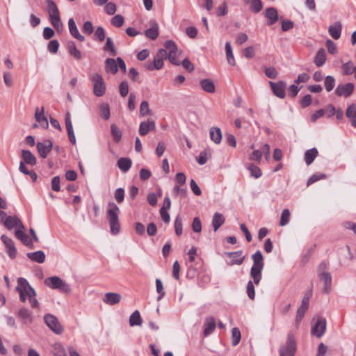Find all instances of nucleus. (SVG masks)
I'll list each match as a JSON object with an SVG mask.
<instances>
[{
  "mask_svg": "<svg viewBox=\"0 0 356 356\" xmlns=\"http://www.w3.org/2000/svg\"><path fill=\"white\" fill-rule=\"evenodd\" d=\"M316 273L319 282L323 284L322 293L329 294L332 291V275L329 272V264L322 261L318 266Z\"/></svg>",
  "mask_w": 356,
  "mask_h": 356,
  "instance_id": "nucleus-1",
  "label": "nucleus"
},
{
  "mask_svg": "<svg viewBox=\"0 0 356 356\" xmlns=\"http://www.w3.org/2000/svg\"><path fill=\"white\" fill-rule=\"evenodd\" d=\"M120 210L115 203L111 202L108 204L106 218L109 222L111 232L117 234L120 232V225L119 222V214Z\"/></svg>",
  "mask_w": 356,
  "mask_h": 356,
  "instance_id": "nucleus-2",
  "label": "nucleus"
},
{
  "mask_svg": "<svg viewBox=\"0 0 356 356\" xmlns=\"http://www.w3.org/2000/svg\"><path fill=\"white\" fill-rule=\"evenodd\" d=\"M253 265L250 269V277L255 284H259L262 277V270L264 266V257L261 251H257L252 255Z\"/></svg>",
  "mask_w": 356,
  "mask_h": 356,
  "instance_id": "nucleus-3",
  "label": "nucleus"
},
{
  "mask_svg": "<svg viewBox=\"0 0 356 356\" xmlns=\"http://www.w3.org/2000/svg\"><path fill=\"white\" fill-rule=\"evenodd\" d=\"M16 290L19 292V299L23 302L26 300V296H36L35 291L30 286L27 280L23 277L18 278Z\"/></svg>",
  "mask_w": 356,
  "mask_h": 356,
  "instance_id": "nucleus-4",
  "label": "nucleus"
},
{
  "mask_svg": "<svg viewBox=\"0 0 356 356\" xmlns=\"http://www.w3.org/2000/svg\"><path fill=\"white\" fill-rule=\"evenodd\" d=\"M44 284L51 289H58L65 293H70L72 291L70 286L58 276L45 279Z\"/></svg>",
  "mask_w": 356,
  "mask_h": 356,
  "instance_id": "nucleus-5",
  "label": "nucleus"
},
{
  "mask_svg": "<svg viewBox=\"0 0 356 356\" xmlns=\"http://www.w3.org/2000/svg\"><path fill=\"white\" fill-rule=\"evenodd\" d=\"M327 321L325 317L316 315L313 317V336L321 339L326 332Z\"/></svg>",
  "mask_w": 356,
  "mask_h": 356,
  "instance_id": "nucleus-6",
  "label": "nucleus"
},
{
  "mask_svg": "<svg viewBox=\"0 0 356 356\" xmlns=\"http://www.w3.org/2000/svg\"><path fill=\"white\" fill-rule=\"evenodd\" d=\"M90 80L93 83V92L97 97H102L105 94L106 84L103 77L95 73L90 76Z\"/></svg>",
  "mask_w": 356,
  "mask_h": 356,
  "instance_id": "nucleus-7",
  "label": "nucleus"
},
{
  "mask_svg": "<svg viewBox=\"0 0 356 356\" xmlns=\"http://www.w3.org/2000/svg\"><path fill=\"white\" fill-rule=\"evenodd\" d=\"M168 53L165 49H161L154 56L153 62L147 63L146 67L149 70H160L163 65V60L167 58Z\"/></svg>",
  "mask_w": 356,
  "mask_h": 356,
  "instance_id": "nucleus-8",
  "label": "nucleus"
},
{
  "mask_svg": "<svg viewBox=\"0 0 356 356\" xmlns=\"http://www.w3.org/2000/svg\"><path fill=\"white\" fill-rule=\"evenodd\" d=\"M296 351V343L292 334H289L285 345L280 348V356H294Z\"/></svg>",
  "mask_w": 356,
  "mask_h": 356,
  "instance_id": "nucleus-9",
  "label": "nucleus"
},
{
  "mask_svg": "<svg viewBox=\"0 0 356 356\" xmlns=\"http://www.w3.org/2000/svg\"><path fill=\"white\" fill-rule=\"evenodd\" d=\"M44 321L47 327L54 333L60 334L63 332V328L55 316L47 314L44 315Z\"/></svg>",
  "mask_w": 356,
  "mask_h": 356,
  "instance_id": "nucleus-10",
  "label": "nucleus"
},
{
  "mask_svg": "<svg viewBox=\"0 0 356 356\" xmlns=\"http://www.w3.org/2000/svg\"><path fill=\"white\" fill-rule=\"evenodd\" d=\"M355 86L352 83H348L346 84H339L335 89V94L337 96H344L346 97H349L353 92Z\"/></svg>",
  "mask_w": 356,
  "mask_h": 356,
  "instance_id": "nucleus-11",
  "label": "nucleus"
},
{
  "mask_svg": "<svg viewBox=\"0 0 356 356\" xmlns=\"http://www.w3.org/2000/svg\"><path fill=\"white\" fill-rule=\"evenodd\" d=\"M310 302V295L306 294L302 300L300 307L298 309L296 315V322L299 323L304 316L305 312L308 309Z\"/></svg>",
  "mask_w": 356,
  "mask_h": 356,
  "instance_id": "nucleus-12",
  "label": "nucleus"
},
{
  "mask_svg": "<svg viewBox=\"0 0 356 356\" xmlns=\"http://www.w3.org/2000/svg\"><path fill=\"white\" fill-rule=\"evenodd\" d=\"M269 84L275 96L280 98H284L285 97L286 83L284 81H280L278 83L270 81Z\"/></svg>",
  "mask_w": 356,
  "mask_h": 356,
  "instance_id": "nucleus-13",
  "label": "nucleus"
},
{
  "mask_svg": "<svg viewBox=\"0 0 356 356\" xmlns=\"http://www.w3.org/2000/svg\"><path fill=\"white\" fill-rule=\"evenodd\" d=\"M156 124L153 120L148 119L147 121H143L140 124L139 133L141 136L147 135L150 131H154Z\"/></svg>",
  "mask_w": 356,
  "mask_h": 356,
  "instance_id": "nucleus-14",
  "label": "nucleus"
},
{
  "mask_svg": "<svg viewBox=\"0 0 356 356\" xmlns=\"http://www.w3.org/2000/svg\"><path fill=\"white\" fill-rule=\"evenodd\" d=\"M37 149L41 157L46 158L52 149V143L49 140L43 143L38 142Z\"/></svg>",
  "mask_w": 356,
  "mask_h": 356,
  "instance_id": "nucleus-15",
  "label": "nucleus"
},
{
  "mask_svg": "<svg viewBox=\"0 0 356 356\" xmlns=\"http://www.w3.org/2000/svg\"><path fill=\"white\" fill-rule=\"evenodd\" d=\"M1 239L8 248V254L9 257L12 259L15 258L17 254V250L15 247L13 241L6 235H2Z\"/></svg>",
  "mask_w": 356,
  "mask_h": 356,
  "instance_id": "nucleus-16",
  "label": "nucleus"
},
{
  "mask_svg": "<svg viewBox=\"0 0 356 356\" xmlns=\"http://www.w3.org/2000/svg\"><path fill=\"white\" fill-rule=\"evenodd\" d=\"M122 300V296L118 293L108 292L104 294L103 301L109 305L119 303Z\"/></svg>",
  "mask_w": 356,
  "mask_h": 356,
  "instance_id": "nucleus-17",
  "label": "nucleus"
},
{
  "mask_svg": "<svg viewBox=\"0 0 356 356\" xmlns=\"http://www.w3.org/2000/svg\"><path fill=\"white\" fill-rule=\"evenodd\" d=\"M242 251H237L233 252H227V256L231 259L229 265H241L243 264L245 257L242 255Z\"/></svg>",
  "mask_w": 356,
  "mask_h": 356,
  "instance_id": "nucleus-18",
  "label": "nucleus"
},
{
  "mask_svg": "<svg viewBox=\"0 0 356 356\" xmlns=\"http://www.w3.org/2000/svg\"><path fill=\"white\" fill-rule=\"evenodd\" d=\"M44 107H41L40 108L37 107L35 108V118L43 129H47L49 127V123L47 118L44 116Z\"/></svg>",
  "mask_w": 356,
  "mask_h": 356,
  "instance_id": "nucleus-19",
  "label": "nucleus"
},
{
  "mask_svg": "<svg viewBox=\"0 0 356 356\" xmlns=\"http://www.w3.org/2000/svg\"><path fill=\"white\" fill-rule=\"evenodd\" d=\"M47 6V11L49 15L50 21L60 18V13L58 7L55 2L52 0H47L46 1Z\"/></svg>",
  "mask_w": 356,
  "mask_h": 356,
  "instance_id": "nucleus-20",
  "label": "nucleus"
},
{
  "mask_svg": "<svg viewBox=\"0 0 356 356\" xmlns=\"http://www.w3.org/2000/svg\"><path fill=\"white\" fill-rule=\"evenodd\" d=\"M342 31V24L340 22H335L333 24L330 25L328 28V33L330 36L334 39L338 40L340 38Z\"/></svg>",
  "mask_w": 356,
  "mask_h": 356,
  "instance_id": "nucleus-21",
  "label": "nucleus"
},
{
  "mask_svg": "<svg viewBox=\"0 0 356 356\" xmlns=\"http://www.w3.org/2000/svg\"><path fill=\"white\" fill-rule=\"evenodd\" d=\"M3 220L4 225L9 229L15 227H19L22 229H24L21 220L16 216H6Z\"/></svg>",
  "mask_w": 356,
  "mask_h": 356,
  "instance_id": "nucleus-22",
  "label": "nucleus"
},
{
  "mask_svg": "<svg viewBox=\"0 0 356 356\" xmlns=\"http://www.w3.org/2000/svg\"><path fill=\"white\" fill-rule=\"evenodd\" d=\"M68 26L70 33L74 38L79 40L81 42H83L85 40L84 36L79 33L76 23L72 18L69 19Z\"/></svg>",
  "mask_w": 356,
  "mask_h": 356,
  "instance_id": "nucleus-23",
  "label": "nucleus"
},
{
  "mask_svg": "<svg viewBox=\"0 0 356 356\" xmlns=\"http://www.w3.org/2000/svg\"><path fill=\"white\" fill-rule=\"evenodd\" d=\"M216 328V321L213 317L209 316L206 318L204 322V336L208 337L211 334Z\"/></svg>",
  "mask_w": 356,
  "mask_h": 356,
  "instance_id": "nucleus-24",
  "label": "nucleus"
},
{
  "mask_svg": "<svg viewBox=\"0 0 356 356\" xmlns=\"http://www.w3.org/2000/svg\"><path fill=\"white\" fill-rule=\"evenodd\" d=\"M159 24L155 21H152L151 22L150 28L145 31V35L152 40H156L159 34Z\"/></svg>",
  "mask_w": 356,
  "mask_h": 356,
  "instance_id": "nucleus-25",
  "label": "nucleus"
},
{
  "mask_svg": "<svg viewBox=\"0 0 356 356\" xmlns=\"http://www.w3.org/2000/svg\"><path fill=\"white\" fill-rule=\"evenodd\" d=\"M27 257L31 260L39 263L42 264L44 262L46 256L43 251L38 250L34 252L27 253Z\"/></svg>",
  "mask_w": 356,
  "mask_h": 356,
  "instance_id": "nucleus-26",
  "label": "nucleus"
},
{
  "mask_svg": "<svg viewBox=\"0 0 356 356\" xmlns=\"http://www.w3.org/2000/svg\"><path fill=\"white\" fill-rule=\"evenodd\" d=\"M266 17L268 18V25H272L278 20L277 11L275 8L270 7L266 10Z\"/></svg>",
  "mask_w": 356,
  "mask_h": 356,
  "instance_id": "nucleus-27",
  "label": "nucleus"
},
{
  "mask_svg": "<svg viewBox=\"0 0 356 356\" xmlns=\"http://www.w3.org/2000/svg\"><path fill=\"white\" fill-rule=\"evenodd\" d=\"M210 138L216 144L220 143L222 138V132L218 127H211L209 130Z\"/></svg>",
  "mask_w": 356,
  "mask_h": 356,
  "instance_id": "nucleus-28",
  "label": "nucleus"
},
{
  "mask_svg": "<svg viewBox=\"0 0 356 356\" xmlns=\"http://www.w3.org/2000/svg\"><path fill=\"white\" fill-rule=\"evenodd\" d=\"M327 60L325 50L323 48L320 49L314 58V63L318 67L323 66Z\"/></svg>",
  "mask_w": 356,
  "mask_h": 356,
  "instance_id": "nucleus-29",
  "label": "nucleus"
},
{
  "mask_svg": "<svg viewBox=\"0 0 356 356\" xmlns=\"http://www.w3.org/2000/svg\"><path fill=\"white\" fill-rule=\"evenodd\" d=\"M67 50L69 54L79 60L82 58L81 52L76 48L74 42L70 41L67 43Z\"/></svg>",
  "mask_w": 356,
  "mask_h": 356,
  "instance_id": "nucleus-30",
  "label": "nucleus"
},
{
  "mask_svg": "<svg viewBox=\"0 0 356 356\" xmlns=\"http://www.w3.org/2000/svg\"><path fill=\"white\" fill-rule=\"evenodd\" d=\"M225 222V218L222 214L215 213L212 219L213 229L216 232Z\"/></svg>",
  "mask_w": 356,
  "mask_h": 356,
  "instance_id": "nucleus-31",
  "label": "nucleus"
},
{
  "mask_svg": "<svg viewBox=\"0 0 356 356\" xmlns=\"http://www.w3.org/2000/svg\"><path fill=\"white\" fill-rule=\"evenodd\" d=\"M22 156L26 163L31 165L36 164V158L30 151L22 150Z\"/></svg>",
  "mask_w": 356,
  "mask_h": 356,
  "instance_id": "nucleus-32",
  "label": "nucleus"
},
{
  "mask_svg": "<svg viewBox=\"0 0 356 356\" xmlns=\"http://www.w3.org/2000/svg\"><path fill=\"white\" fill-rule=\"evenodd\" d=\"M118 71L117 59L107 58L106 60V72L115 74Z\"/></svg>",
  "mask_w": 356,
  "mask_h": 356,
  "instance_id": "nucleus-33",
  "label": "nucleus"
},
{
  "mask_svg": "<svg viewBox=\"0 0 356 356\" xmlns=\"http://www.w3.org/2000/svg\"><path fill=\"white\" fill-rule=\"evenodd\" d=\"M131 160L129 158H120L117 163L118 167L123 172H127L131 166Z\"/></svg>",
  "mask_w": 356,
  "mask_h": 356,
  "instance_id": "nucleus-34",
  "label": "nucleus"
},
{
  "mask_svg": "<svg viewBox=\"0 0 356 356\" xmlns=\"http://www.w3.org/2000/svg\"><path fill=\"white\" fill-rule=\"evenodd\" d=\"M200 84L202 88L207 92L213 93L215 92V86L212 81L209 79H203L200 81Z\"/></svg>",
  "mask_w": 356,
  "mask_h": 356,
  "instance_id": "nucleus-35",
  "label": "nucleus"
},
{
  "mask_svg": "<svg viewBox=\"0 0 356 356\" xmlns=\"http://www.w3.org/2000/svg\"><path fill=\"white\" fill-rule=\"evenodd\" d=\"M143 322L140 312L138 310L134 311L129 317L130 326L141 325Z\"/></svg>",
  "mask_w": 356,
  "mask_h": 356,
  "instance_id": "nucleus-36",
  "label": "nucleus"
},
{
  "mask_svg": "<svg viewBox=\"0 0 356 356\" xmlns=\"http://www.w3.org/2000/svg\"><path fill=\"white\" fill-rule=\"evenodd\" d=\"M225 51H226V56L227 59L229 63L232 66H234L236 65L235 59L233 55L232 49L231 46L230 42H227L225 44Z\"/></svg>",
  "mask_w": 356,
  "mask_h": 356,
  "instance_id": "nucleus-37",
  "label": "nucleus"
},
{
  "mask_svg": "<svg viewBox=\"0 0 356 356\" xmlns=\"http://www.w3.org/2000/svg\"><path fill=\"white\" fill-rule=\"evenodd\" d=\"M245 3L250 5V8L255 13L262 10L263 5L260 0H244Z\"/></svg>",
  "mask_w": 356,
  "mask_h": 356,
  "instance_id": "nucleus-38",
  "label": "nucleus"
},
{
  "mask_svg": "<svg viewBox=\"0 0 356 356\" xmlns=\"http://www.w3.org/2000/svg\"><path fill=\"white\" fill-rule=\"evenodd\" d=\"M103 49L105 51H110L111 56H113L117 55V50L115 47L114 42L111 38H106V42Z\"/></svg>",
  "mask_w": 356,
  "mask_h": 356,
  "instance_id": "nucleus-39",
  "label": "nucleus"
},
{
  "mask_svg": "<svg viewBox=\"0 0 356 356\" xmlns=\"http://www.w3.org/2000/svg\"><path fill=\"white\" fill-rule=\"evenodd\" d=\"M152 114V111L149 109V103L144 100L140 105V116L144 117L145 115H151Z\"/></svg>",
  "mask_w": 356,
  "mask_h": 356,
  "instance_id": "nucleus-40",
  "label": "nucleus"
},
{
  "mask_svg": "<svg viewBox=\"0 0 356 356\" xmlns=\"http://www.w3.org/2000/svg\"><path fill=\"white\" fill-rule=\"evenodd\" d=\"M52 351L54 356H67L64 347L60 343H55L53 345Z\"/></svg>",
  "mask_w": 356,
  "mask_h": 356,
  "instance_id": "nucleus-41",
  "label": "nucleus"
},
{
  "mask_svg": "<svg viewBox=\"0 0 356 356\" xmlns=\"http://www.w3.org/2000/svg\"><path fill=\"white\" fill-rule=\"evenodd\" d=\"M290 218V211L288 209H284L281 213L280 225L282 227L286 225L289 222Z\"/></svg>",
  "mask_w": 356,
  "mask_h": 356,
  "instance_id": "nucleus-42",
  "label": "nucleus"
},
{
  "mask_svg": "<svg viewBox=\"0 0 356 356\" xmlns=\"http://www.w3.org/2000/svg\"><path fill=\"white\" fill-rule=\"evenodd\" d=\"M100 115L105 120H108L110 118V107L108 104L102 103L99 105Z\"/></svg>",
  "mask_w": 356,
  "mask_h": 356,
  "instance_id": "nucleus-43",
  "label": "nucleus"
},
{
  "mask_svg": "<svg viewBox=\"0 0 356 356\" xmlns=\"http://www.w3.org/2000/svg\"><path fill=\"white\" fill-rule=\"evenodd\" d=\"M241 335L238 328L234 327L232 330V343L234 346L238 345L241 341Z\"/></svg>",
  "mask_w": 356,
  "mask_h": 356,
  "instance_id": "nucleus-44",
  "label": "nucleus"
},
{
  "mask_svg": "<svg viewBox=\"0 0 356 356\" xmlns=\"http://www.w3.org/2000/svg\"><path fill=\"white\" fill-rule=\"evenodd\" d=\"M16 237L19 239L26 245L31 244L29 236L22 230H17L15 232Z\"/></svg>",
  "mask_w": 356,
  "mask_h": 356,
  "instance_id": "nucleus-45",
  "label": "nucleus"
},
{
  "mask_svg": "<svg viewBox=\"0 0 356 356\" xmlns=\"http://www.w3.org/2000/svg\"><path fill=\"white\" fill-rule=\"evenodd\" d=\"M335 79L332 76H327L325 79L324 86L327 92H330L335 86Z\"/></svg>",
  "mask_w": 356,
  "mask_h": 356,
  "instance_id": "nucleus-46",
  "label": "nucleus"
},
{
  "mask_svg": "<svg viewBox=\"0 0 356 356\" xmlns=\"http://www.w3.org/2000/svg\"><path fill=\"white\" fill-rule=\"evenodd\" d=\"M355 67L351 61H348L342 65L343 73L346 75L352 74L355 72Z\"/></svg>",
  "mask_w": 356,
  "mask_h": 356,
  "instance_id": "nucleus-47",
  "label": "nucleus"
},
{
  "mask_svg": "<svg viewBox=\"0 0 356 356\" xmlns=\"http://www.w3.org/2000/svg\"><path fill=\"white\" fill-rule=\"evenodd\" d=\"M19 317L22 318L23 320L26 321V322L31 323L33 321L31 315L29 311L26 309L22 308L19 311Z\"/></svg>",
  "mask_w": 356,
  "mask_h": 356,
  "instance_id": "nucleus-48",
  "label": "nucleus"
},
{
  "mask_svg": "<svg viewBox=\"0 0 356 356\" xmlns=\"http://www.w3.org/2000/svg\"><path fill=\"white\" fill-rule=\"evenodd\" d=\"M105 38L106 33L103 27H97L94 33V38L95 40H98L100 42H103L105 40Z\"/></svg>",
  "mask_w": 356,
  "mask_h": 356,
  "instance_id": "nucleus-49",
  "label": "nucleus"
},
{
  "mask_svg": "<svg viewBox=\"0 0 356 356\" xmlns=\"http://www.w3.org/2000/svg\"><path fill=\"white\" fill-rule=\"evenodd\" d=\"M111 133L115 142H119L122 138V131L118 128V127L113 124L111 127Z\"/></svg>",
  "mask_w": 356,
  "mask_h": 356,
  "instance_id": "nucleus-50",
  "label": "nucleus"
},
{
  "mask_svg": "<svg viewBox=\"0 0 356 356\" xmlns=\"http://www.w3.org/2000/svg\"><path fill=\"white\" fill-rule=\"evenodd\" d=\"M192 229L194 232L200 233L202 231V222L199 217H195L192 222Z\"/></svg>",
  "mask_w": 356,
  "mask_h": 356,
  "instance_id": "nucleus-51",
  "label": "nucleus"
},
{
  "mask_svg": "<svg viewBox=\"0 0 356 356\" xmlns=\"http://www.w3.org/2000/svg\"><path fill=\"white\" fill-rule=\"evenodd\" d=\"M248 170L250 172V174L254 178H259L261 176V171L260 168L253 164H250L248 166Z\"/></svg>",
  "mask_w": 356,
  "mask_h": 356,
  "instance_id": "nucleus-52",
  "label": "nucleus"
},
{
  "mask_svg": "<svg viewBox=\"0 0 356 356\" xmlns=\"http://www.w3.org/2000/svg\"><path fill=\"white\" fill-rule=\"evenodd\" d=\"M175 229L176 234L179 236L182 233V219L180 216H177L175 220Z\"/></svg>",
  "mask_w": 356,
  "mask_h": 356,
  "instance_id": "nucleus-53",
  "label": "nucleus"
},
{
  "mask_svg": "<svg viewBox=\"0 0 356 356\" xmlns=\"http://www.w3.org/2000/svg\"><path fill=\"white\" fill-rule=\"evenodd\" d=\"M164 47L169 50V54H175L177 51V47L172 40H167L164 44Z\"/></svg>",
  "mask_w": 356,
  "mask_h": 356,
  "instance_id": "nucleus-54",
  "label": "nucleus"
},
{
  "mask_svg": "<svg viewBox=\"0 0 356 356\" xmlns=\"http://www.w3.org/2000/svg\"><path fill=\"white\" fill-rule=\"evenodd\" d=\"M326 46L330 54H336L338 52L337 47L332 40L330 39L327 40Z\"/></svg>",
  "mask_w": 356,
  "mask_h": 356,
  "instance_id": "nucleus-55",
  "label": "nucleus"
},
{
  "mask_svg": "<svg viewBox=\"0 0 356 356\" xmlns=\"http://www.w3.org/2000/svg\"><path fill=\"white\" fill-rule=\"evenodd\" d=\"M254 281H249L247 284V293L248 297L253 300L255 296V292H254Z\"/></svg>",
  "mask_w": 356,
  "mask_h": 356,
  "instance_id": "nucleus-56",
  "label": "nucleus"
},
{
  "mask_svg": "<svg viewBox=\"0 0 356 356\" xmlns=\"http://www.w3.org/2000/svg\"><path fill=\"white\" fill-rule=\"evenodd\" d=\"M156 288L157 293H159L158 300H160L165 295L163 284L160 279L156 280Z\"/></svg>",
  "mask_w": 356,
  "mask_h": 356,
  "instance_id": "nucleus-57",
  "label": "nucleus"
},
{
  "mask_svg": "<svg viewBox=\"0 0 356 356\" xmlns=\"http://www.w3.org/2000/svg\"><path fill=\"white\" fill-rule=\"evenodd\" d=\"M47 48L50 52H51L53 54L57 53L58 48H59V43H58V40H51L48 44Z\"/></svg>",
  "mask_w": 356,
  "mask_h": 356,
  "instance_id": "nucleus-58",
  "label": "nucleus"
},
{
  "mask_svg": "<svg viewBox=\"0 0 356 356\" xmlns=\"http://www.w3.org/2000/svg\"><path fill=\"white\" fill-rule=\"evenodd\" d=\"M124 17L120 15H117L112 19L111 23L116 27H121L124 24Z\"/></svg>",
  "mask_w": 356,
  "mask_h": 356,
  "instance_id": "nucleus-59",
  "label": "nucleus"
},
{
  "mask_svg": "<svg viewBox=\"0 0 356 356\" xmlns=\"http://www.w3.org/2000/svg\"><path fill=\"white\" fill-rule=\"evenodd\" d=\"M3 77L5 85L8 88L12 87L13 81L11 74L8 72H4L3 74Z\"/></svg>",
  "mask_w": 356,
  "mask_h": 356,
  "instance_id": "nucleus-60",
  "label": "nucleus"
},
{
  "mask_svg": "<svg viewBox=\"0 0 356 356\" xmlns=\"http://www.w3.org/2000/svg\"><path fill=\"white\" fill-rule=\"evenodd\" d=\"M266 76L270 79H275L277 75V71L274 67H269L266 68L265 70Z\"/></svg>",
  "mask_w": 356,
  "mask_h": 356,
  "instance_id": "nucleus-61",
  "label": "nucleus"
},
{
  "mask_svg": "<svg viewBox=\"0 0 356 356\" xmlns=\"http://www.w3.org/2000/svg\"><path fill=\"white\" fill-rule=\"evenodd\" d=\"M124 197V190L122 188H118L115 192V199L118 203L123 202Z\"/></svg>",
  "mask_w": 356,
  "mask_h": 356,
  "instance_id": "nucleus-62",
  "label": "nucleus"
},
{
  "mask_svg": "<svg viewBox=\"0 0 356 356\" xmlns=\"http://www.w3.org/2000/svg\"><path fill=\"white\" fill-rule=\"evenodd\" d=\"M119 90H120V95L122 97H126L129 92L128 83L126 81L121 82V83L120 84V86H119Z\"/></svg>",
  "mask_w": 356,
  "mask_h": 356,
  "instance_id": "nucleus-63",
  "label": "nucleus"
},
{
  "mask_svg": "<svg viewBox=\"0 0 356 356\" xmlns=\"http://www.w3.org/2000/svg\"><path fill=\"white\" fill-rule=\"evenodd\" d=\"M327 351V346L323 343H320L317 348V353L316 356H323Z\"/></svg>",
  "mask_w": 356,
  "mask_h": 356,
  "instance_id": "nucleus-64",
  "label": "nucleus"
}]
</instances>
